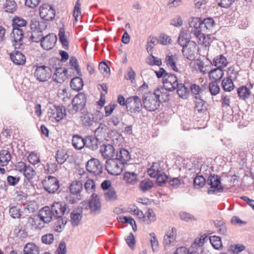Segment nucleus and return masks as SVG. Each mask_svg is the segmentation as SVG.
I'll return each instance as SVG.
<instances>
[{"label": "nucleus", "instance_id": "1", "mask_svg": "<svg viewBox=\"0 0 254 254\" xmlns=\"http://www.w3.org/2000/svg\"><path fill=\"white\" fill-rule=\"evenodd\" d=\"M54 221L55 222V230L61 232L67 221V215L69 212L68 205L61 202H55L51 206Z\"/></svg>", "mask_w": 254, "mask_h": 254}, {"label": "nucleus", "instance_id": "2", "mask_svg": "<svg viewBox=\"0 0 254 254\" xmlns=\"http://www.w3.org/2000/svg\"><path fill=\"white\" fill-rule=\"evenodd\" d=\"M246 154L244 151L239 152V159L241 161H239V165L241 167H239V169H242L244 167H247V159ZM245 175L242 179L241 186H239V189L241 188L243 190H246L249 189L250 187L253 186L254 184V174L249 170H245Z\"/></svg>", "mask_w": 254, "mask_h": 254}, {"label": "nucleus", "instance_id": "3", "mask_svg": "<svg viewBox=\"0 0 254 254\" xmlns=\"http://www.w3.org/2000/svg\"><path fill=\"white\" fill-rule=\"evenodd\" d=\"M160 93L159 89L155 90L153 93H146L142 99L143 108L149 112L157 110L160 104Z\"/></svg>", "mask_w": 254, "mask_h": 254}, {"label": "nucleus", "instance_id": "4", "mask_svg": "<svg viewBox=\"0 0 254 254\" xmlns=\"http://www.w3.org/2000/svg\"><path fill=\"white\" fill-rule=\"evenodd\" d=\"M202 20L199 17H191L189 21L191 33L193 34L198 40V43L203 44L205 39L204 34L201 29Z\"/></svg>", "mask_w": 254, "mask_h": 254}, {"label": "nucleus", "instance_id": "5", "mask_svg": "<svg viewBox=\"0 0 254 254\" xmlns=\"http://www.w3.org/2000/svg\"><path fill=\"white\" fill-rule=\"evenodd\" d=\"M86 101L85 94L82 92L78 93L72 99L71 107L69 106V112L71 114H74L79 111H84Z\"/></svg>", "mask_w": 254, "mask_h": 254}, {"label": "nucleus", "instance_id": "6", "mask_svg": "<svg viewBox=\"0 0 254 254\" xmlns=\"http://www.w3.org/2000/svg\"><path fill=\"white\" fill-rule=\"evenodd\" d=\"M206 184L210 186L207 190L209 194H216L223 191L224 187L221 185L220 176L210 174L206 180Z\"/></svg>", "mask_w": 254, "mask_h": 254}, {"label": "nucleus", "instance_id": "7", "mask_svg": "<svg viewBox=\"0 0 254 254\" xmlns=\"http://www.w3.org/2000/svg\"><path fill=\"white\" fill-rule=\"evenodd\" d=\"M34 75L36 79L40 82L48 81L52 76V68L45 65L35 66Z\"/></svg>", "mask_w": 254, "mask_h": 254}, {"label": "nucleus", "instance_id": "8", "mask_svg": "<svg viewBox=\"0 0 254 254\" xmlns=\"http://www.w3.org/2000/svg\"><path fill=\"white\" fill-rule=\"evenodd\" d=\"M60 62L58 59L53 58L50 61V63L51 65L52 63L55 64L52 67L56 70L52 76L53 80L57 83H62L65 80L66 77L63 73V68L59 65Z\"/></svg>", "mask_w": 254, "mask_h": 254}, {"label": "nucleus", "instance_id": "9", "mask_svg": "<svg viewBox=\"0 0 254 254\" xmlns=\"http://www.w3.org/2000/svg\"><path fill=\"white\" fill-rule=\"evenodd\" d=\"M44 190L49 193H55L60 188V182L55 177L49 176L43 181Z\"/></svg>", "mask_w": 254, "mask_h": 254}, {"label": "nucleus", "instance_id": "10", "mask_svg": "<svg viewBox=\"0 0 254 254\" xmlns=\"http://www.w3.org/2000/svg\"><path fill=\"white\" fill-rule=\"evenodd\" d=\"M116 159L106 160L105 169L108 173L112 175H119L123 170L124 164L119 162Z\"/></svg>", "mask_w": 254, "mask_h": 254}, {"label": "nucleus", "instance_id": "11", "mask_svg": "<svg viewBox=\"0 0 254 254\" xmlns=\"http://www.w3.org/2000/svg\"><path fill=\"white\" fill-rule=\"evenodd\" d=\"M87 170L91 173L97 175L102 173L103 166L100 161L96 158H91L86 165Z\"/></svg>", "mask_w": 254, "mask_h": 254}, {"label": "nucleus", "instance_id": "12", "mask_svg": "<svg viewBox=\"0 0 254 254\" xmlns=\"http://www.w3.org/2000/svg\"><path fill=\"white\" fill-rule=\"evenodd\" d=\"M127 104L129 111L132 113L140 112L143 106L141 99L137 96H132L127 98Z\"/></svg>", "mask_w": 254, "mask_h": 254}, {"label": "nucleus", "instance_id": "13", "mask_svg": "<svg viewBox=\"0 0 254 254\" xmlns=\"http://www.w3.org/2000/svg\"><path fill=\"white\" fill-rule=\"evenodd\" d=\"M49 117L59 122L65 116V109L63 106H53L48 112Z\"/></svg>", "mask_w": 254, "mask_h": 254}, {"label": "nucleus", "instance_id": "14", "mask_svg": "<svg viewBox=\"0 0 254 254\" xmlns=\"http://www.w3.org/2000/svg\"><path fill=\"white\" fill-rule=\"evenodd\" d=\"M39 11L41 18L45 21L52 20L55 18L56 12L52 6L45 5L40 6Z\"/></svg>", "mask_w": 254, "mask_h": 254}, {"label": "nucleus", "instance_id": "15", "mask_svg": "<svg viewBox=\"0 0 254 254\" xmlns=\"http://www.w3.org/2000/svg\"><path fill=\"white\" fill-rule=\"evenodd\" d=\"M31 33L34 34L42 33L47 27V22L44 20L38 18H33L30 21Z\"/></svg>", "mask_w": 254, "mask_h": 254}, {"label": "nucleus", "instance_id": "16", "mask_svg": "<svg viewBox=\"0 0 254 254\" xmlns=\"http://www.w3.org/2000/svg\"><path fill=\"white\" fill-rule=\"evenodd\" d=\"M163 83L165 89L169 91L175 90L179 84L177 77L172 73L165 74Z\"/></svg>", "mask_w": 254, "mask_h": 254}, {"label": "nucleus", "instance_id": "17", "mask_svg": "<svg viewBox=\"0 0 254 254\" xmlns=\"http://www.w3.org/2000/svg\"><path fill=\"white\" fill-rule=\"evenodd\" d=\"M89 207L91 212L93 214H97L100 213L101 204L99 196L96 193H92L89 201Z\"/></svg>", "mask_w": 254, "mask_h": 254}, {"label": "nucleus", "instance_id": "18", "mask_svg": "<svg viewBox=\"0 0 254 254\" xmlns=\"http://www.w3.org/2000/svg\"><path fill=\"white\" fill-rule=\"evenodd\" d=\"M57 40V38L55 34H49L43 37V40L41 41V46L46 50H51L55 46Z\"/></svg>", "mask_w": 254, "mask_h": 254}, {"label": "nucleus", "instance_id": "19", "mask_svg": "<svg viewBox=\"0 0 254 254\" xmlns=\"http://www.w3.org/2000/svg\"><path fill=\"white\" fill-rule=\"evenodd\" d=\"M100 152L102 156L109 160L115 156V149L113 145L110 144H104L100 146Z\"/></svg>", "mask_w": 254, "mask_h": 254}, {"label": "nucleus", "instance_id": "20", "mask_svg": "<svg viewBox=\"0 0 254 254\" xmlns=\"http://www.w3.org/2000/svg\"><path fill=\"white\" fill-rule=\"evenodd\" d=\"M52 215L53 213L51 208L47 206L42 208L38 214L40 220L42 221L45 223H48L52 220H54V217Z\"/></svg>", "mask_w": 254, "mask_h": 254}, {"label": "nucleus", "instance_id": "21", "mask_svg": "<svg viewBox=\"0 0 254 254\" xmlns=\"http://www.w3.org/2000/svg\"><path fill=\"white\" fill-rule=\"evenodd\" d=\"M176 239V230L172 228L169 230L164 236L163 244L166 249L170 247L171 244L175 242Z\"/></svg>", "mask_w": 254, "mask_h": 254}, {"label": "nucleus", "instance_id": "22", "mask_svg": "<svg viewBox=\"0 0 254 254\" xmlns=\"http://www.w3.org/2000/svg\"><path fill=\"white\" fill-rule=\"evenodd\" d=\"M115 159L123 164H127L130 159L129 152L127 150L120 148L117 150Z\"/></svg>", "mask_w": 254, "mask_h": 254}, {"label": "nucleus", "instance_id": "23", "mask_svg": "<svg viewBox=\"0 0 254 254\" xmlns=\"http://www.w3.org/2000/svg\"><path fill=\"white\" fill-rule=\"evenodd\" d=\"M178 61V58L176 55L169 54L166 56L165 63L167 66L172 70L176 72H179L177 64Z\"/></svg>", "mask_w": 254, "mask_h": 254}, {"label": "nucleus", "instance_id": "24", "mask_svg": "<svg viewBox=\"0 0 254 254\" xmlns=\"http://www.w3.org/2000/svg\"><path fill=\"white\" fill-rule=\"evenodd\" d=\"M99 139L93 135H88L85 137V147L90 150H96L99 147Z\"/></svg>", "mask_w": 254, "mask_h": 254}, {"label": "nucleus", "instance_id": "25", "mask_svg": "<svg viewBox=\"0 0 254 254\" xmlns=\"http://www.w3.org/2000/svg\"><path fill=\"white\" fill-rule=\"evenodd\" d=\"M11 61L16 65H23L26 62L25 56L19 51L14 50L10 55Z\"/></svg>", "mask_w": 254, "mask_h": 254}, {"label": "nucleus", "instance_id": "26", "mask_svg": "<svg viewBox=\"0 0 254 254\" xmlns=\"http://www.w3.org/2000/svg\"><path fill=\"white\" fill-rule=\"evenodd\" d=\"M194 102L195 104L194 108L195 112H197L198 113H203L206 111L208 104L202 98V97L194 99Z\"/></svg>", "mask_w": 254, "mask_h": 254}, {"label": "nucleus", "instance_id": "27", "mask_svg": "<svg viewBox=\"0 0 254 254\" xmlns=\"http://www.w3.org/2000/svg\"><path fill=\"white\" fill-rule=\"evenodd\" d=\"M254 84L248 83L245 86L239 87V98L246 100L248 99L251 94L250 89L253 88Z\"/></svg>", "mask_w": 254, "mask_h": 254}, {"label": "nucleus", "instance_id": "28", "mask_svg": "<svg viewBox=\"0 0 254 254\" xmlns=\"http://www.w3.org/2000/svg\"><path fill=\"white\" fill-rule=\"evenodd\" d=\"M211 64L216 68L223 69L227 66L228 62L227 59L223 55H220L215 57Z\"/></svg>", "mask_w": 254, "mask_h": 254}, {"label": "nucleus", "instance_id": "29", "mask_svg": "<svg viewBox=\"0 0 254 254\" xmlns=\"http://www.w3.org/2000/svg\"><path fill=\"white\" fill-rule=\"evenodd\" d=\"M208 74L210 79L213 80L212 81L220 82L224 75V72L222 69L215 68L209 71Z\"/></svg>", "mask_w": 254, "mask_h": 254}, {"label": "nucleus", "instance_id": "30", "mask_svg": "<svg viewBox=\"0 0 254 254\" xmlns=\"http://www.w3.org/2000/svg\"><path fill=\"white\" fill-rule=\"evenodd\" d=\"M72 144L75 149L81 150L85 147V138L78 134H74L72 136Z\"/></svg>", "mask_w": 254, "mask_h": 254}, {"label": "nucleus", "instance_id": "31", "mask_svg": "<svg viewBox=\"0 0 254 254\" xmlns=\"http://www.w3.org/2000/svg\"><path fill=\"white\" fill-rule=\"evenodd\" d=\"M124 180L128 184L134 185L138 181V175L135 172H126L124 175Z\"/></svg>", "mask_w": 254, "mask_h": 254}, {"label": "nucleus", "instance_id": "32", "mask_svg": "<svg viewBox=\"0 0 254 254\" xmlns=\"http://www.w3.org/2000/svg\"><path fill=\"white\" fill-rule=\"evenodd\" d=\"M177 92L180 97L187 99L190 94V88L183 83H179L176 86Z\"/></svg>", "mask_w": 254, "mask_h": 254}, {"label": "nucleus", "instance_id": "33", "mask_svg": "<svg viewBox=\"0 0 254 254\" xmlns=\"http://www.w3.org/2000/svg\"><path fill=\"white\" fill-rule=\"evenodd\" d=\"M83 189V185L80 181H73L69 186V190L71 194L78 195Z\"/></svg>", "mask_w": 254, "mask_h": 254}, {"label": "nucleus", "instance_id": "34", "mask_svg": "<svg viewBox=\"0 0 254 254\" xmlns=\"http://www.w3.org/2000/svg\"><path fill=\"white\" fill-rule=\"evenodd\" d=\"M82 217V213L81 212H78L77 210H73L70 213L71 225L74 227L78 226L80 223Z\"/></svg>", "mask_w": 254, "mask_h": 254}, {"label": "nucleus", "instance_id": "35", "mask_svg": "<svg viewBox=\"0 0 254 254\" xmlns=\"http://www.w3.org/2000/svg\"><path fill=\"white\" fill-rule=\"evenodd\" d=\"M214 25L215 21L212 18L208 17L202 20L201 29L203 32L212 29Z\"/></svg>", "mask_w": 254, "mask_h": 254}, {"label": "nucleus", "instance_id": "36", "mask_svg": "<svg viewBox=\"0 0 254 254\" xmlns=\"http://www.w3.org/2000/svg\"><path fill=\"white\" fill-rule=\"evenodd\" d=\"M70 85L73 90L79 91L83 86V80L78 76L73 77L70 81Z\"/></svg>", "mask_w": 254, "mask_h": 254}, {"label": "nucleus", "instance_id": "37", "mask_svg": "<svg viewBox=\"0 0 254 254\" xmlns=\"http://www.w3.org/2000/svg\"><path fill=\"white\" fill-rule=\"evenodd\" d=\"M23 252L24 254H39V248L35 244L29 243L25 246Z\"/></svg>", "mask_w": 254, "mask_h": 254}, {"label": "nucleus", "instance_id": "38", "mask_svg": "<svg viewBox=\"0 0 254 254\" xmlns=\"http://www.w3.org/2000/svg\"><path fill=\"white\" fill-rule=\"evenodd\" d=\"M190 90L191 94L194 99L200 98L202 97L204 90L200 86L196 84H192L190 85Z\"/></svg>", "mask_w": 254, "mask_h": 254}, {"label": "nucleus", "instance_id": "39", "mask_svg": "<svg viewBox=\"0 0 254 254\" xmlns=\"http://www.w3.org/2000/svg\"><path fill=\"white\" fill-rule=\"evenodd\" d=\"M161 170L160 165L158 162H154L150 168L147 170V173L151 178H155Z\"/></svg>", "mask_w": 254, "mask_h": 254}, {"label": "nucleus", "instance_id": "40", "mask_svg": "<svg viewBox=\"0 0 254 254\" xmlns=\"http://www.w3.org/2000/svg\"><path fill=\"white\" fill-rule=\"evenodd\" d=\"M11 154L7 150L0 151V163L2 166H6L11 160Z\"/></svg>", "mask_w": 254, "mask_h": 254}, {"label": "nucleus", "instance_id": "41", "mask_svg": "<svg viewBox=\"0 0 254 254\" xmlns=\"http://www.w3.org/2000/svg\"><path fill=\"white\" fill-rule=\"evenodd\" d=\"M59 40L61 43L63 48L65 50L69 49V42L67 40L64 28H61L59 32Z\"/></svg>", "mask_w": 254, "mask_h": 254}, {"label": "nucleus", "instance_id": "42", "mask_svg": "<svg viewBox=\"0 0 254 254\" xmlns=\"http://www.w3.org/2000/svg\"><path fill=\"white\" fill-rule=\"evenodd\" d=\"M221 85L225 91L230 92L234 88V84L230 77L224 78L222 81Z\"/></svg>", "mask_w": 254, "mask_h": 254}, {"label": "nucleus", "instance_id": "43", "mask_svg": "<svg viewBox=\"0 0 254 254\" xmlns=\"http://www.w3.org/2000/svg\"><path fill=\"white\" fill-rule=\"evenodd\" d=\"M156 220V215L154 211L151 208H148L143 217V222L146 224H149Z\"/></svg>", "mask_w": 254, "mask_h": 254}, {"label": "nucleus", "instance_id": "44", "mask_svg": "<svg viewBox=\"0 0 254 254\" xmlns=\"http://www.w3.org/2000/svg\"><path fill=\"white\" fill-rule=\"evenodd\" d=\"M190 42L189 35L185 31L180 32L178 39V44L184 48L187 46L188 43Z\"/></svg>", "mask_w": 254, "mask_h": 254}, {"label": "nucleus", "instance_id": "45", "mask_svg": "<svg viewBox=\"0 0 254 254\" xmlns=\"http://www.w3.org/2000/svg\"><path fill=\"white\" fill-rule=\"evenodd\" d=\"M209 239L212 247L216 250H221L222 248V244L221 238L216 236H210Z\"/></svg>", "mask_w": 254, "mask_h": 254}, {"label": "nucleus", "instance_id": "46", "mask_svg": "<svg viewBox=\"0 0 254 254\" xmlns=\"http://www.w3.org/2000/svg\"><path fill=\"white\" fill-rule=\"evenodd\" d=\"M12 34L14 42L22 41L24 37L23 29L13 27Z\"/></svg>", "mask_w": 254, "mask_h": 254}, {"label": "nucleus", "instance_id": "47", "mask_svg": "<svg viewBox=\"0 0 254 254\" xmlns=\"http://www.w3.org/2000/svg\"><path fill=\"white\" fill-rule=\"evenodd\" d=\"M153 183L152 181L149 179H145L139 184V189L142 191H146L153 187Z\"/></svg>", "mask_w": 254, "mask_h": 254}, {"label": "nucleus", "instance_id": "48", "mask_svg": "<svg viewBox=\"0 0 254 254\" xmlns=\"http://www.w3.org/2000/svg\"><path fill=\"white\" fill-rule=\"evenodd\" d=\"M219 82L211 81L208 84V90L212 96L217 95L220 91L219 86L218 85Z\"/></svg>", "mask_w": 254, "mask_h": 254}, {"label": "nucleus", "instance_id": "49", "mask_svg": "<svg viewBox=\"0 0 254 254\" xmlns=\"http://www.w3.org/2000/svg\"><path fill=\"white\" fill-rule=\"evenodd\" d=\"M81 121L83 126L85 127H89L91 126L94 122V118L92 115L89 114H83L81 117Z\"/></svg>", "mask_w": 254, "mask_h": 254}, {"label": "nucleus", "instance_id": "50", "mask_svg": "<svg viewBox=\"0 0 254 254\" xmlns=\"http://www.w3.org/2000/svg\"><path fill=\"white\" fill-rule=\"evenodd\" d=\"M182 52L184 57L189 60H192L195 58L194 51L190 48L184 47Z\"/></svg>", "mask_w": 254, "mask_h": 254}, {"label": "nucleus", "instance_id": "51", "mask_svg": "<svg viewBox=\"0 0 254 254\" xmlns=\"http://www.w3.org/2000/svg\"><path fill=\"white\" fill-rule=\"evenodd\" d=\"M68 155L64 150H58L56 153V159L60 164H63L67 159Z\"/></svg>", "mask_w": 254, "mask_h": 254}, {"label": "nucleus", "instance_id": "52", "mask_svg": "<svg viewBox=\"0 0 254 254\" xmlns=\"http://www.w3.org/2000/svg\"><path fill=\"white\" fill-rule=\"evenodd\" d=\"M26 24V21L22 18L16 17L13 19L12 27H13L23 28V27H25Z\"/></svg>", "mask_w": 254, "mask_h": 254}, {"label": "nucleus", "instance_id": "53", "mask_svg": "<svg viewBox=\"0 0 254 254\" xmlns=\"http://www.w3.org/2000/svg\"><path fill=\"white\" fill-rule=\"evenodd\" d=\"M205 183L206 180L202 175L196 176L193 180L194 186L197 189L202 188Z\"/></svg>", "mask_w": 254, "mask_h": 254}, {"label": "nucleus", "instance_id": "54", "mask_svg": "<svg viewBox=\"0 0 254 254\" xmlns=\"http://www.w3.org/2000/svg\"><path fill=\"white\" fill-rule=\"evenodd\" d=\"M69 64L72 67V68H74V69L75 70V71L77 72V74L79 76H81L82 74L81 72L79 67L77 60L75 57L72 56L70 57L69 60Z\"/></svg>", "mask_w": 254, "mask_h": 254}, {"label": "nucleus", "instance_id": "55", "mask_svg": "<svg viewBox=\"0 0 254 254\" xmlns=\"http://www.w3.org/2000/svg\"><path fill=\"white\" fill-rule=\"evenodd\" d=\"M9 212L13 218H19L21 216L20 209L18 206L10 207Z\"/></svg>", "mask_w": 254, "mask_h": 254}, {"label": "nucleus", "instance_id": "56", "mask_svg": "<svg viewBox=\"0 0 254 254\" xmlns=\"http://www.w3.org/2000/svg\"><path fill=\"white\" fill-rule=\"evenodd\" d=\"M107 129L108 127L105 124H100L94 131L95 136H102L105 134Z\"/></svg>", "mask_w": 254, "mask_h": 254}, {"label": "nucleus", "instance_id": "57", "mask_svg": "<svg viewBox=\"0 0 254 254\" xmlns=\"http://www.w3.org/2000/svg\"><path fill=\"white\" fill-rule=\"evenodd\" d=\"M156 177V183L158 186H162L168 181L169 179V177L164 173L158 174Z\"/></svg>", "mask_w": 254, "mask_h": 254}, {"label": "nucleus", "instance_id": "58", "mask_svg": "<svg viewBox=\"0 0 254 254\" xmlns=\"http://www.w3.org/2000/svg\"><path fill=\"white\" fill-rule=\"evenodd\" d=\"M23 174L24 177L28 180H30L35 176V172L33 168L30 166H28L23 172Z\"/></svg>", "mask_w": 254, "mask_h": 254}, {"label": "nucleus", "instance_id": "59", "mask_svg": "<svg viewBox=\"0 0 254 254\" xmlns=\"http://www.w3.org/2000/svg\"><path fill=\"white\" fill-rule=\"evenodd\" d=\"M27 36H29L30 40L33 42L35 43H38L40 42L41 43V41L43 40V35L42 33H36L34 34V33L28 32Z\"/></svg>", "mask_w": 254, "mask_h": 254}, {"label": "nucleus", "instance_id": "60", "mask_svg": "<svg viewBox=\"0 0 254 254\" xmlns=\"http://www.w3.org/2000/svg\"><path fill=\"white\" fill-rule=\"evenodd\" d=\"M28 160L31 164L35 165L40 162V156L38 154L32 152L29 155Z\"/></svg>", "mask_w": 254, "mask_h": 254}, {"label": "nucleus", "instance_id": "61", "mask_svg": "<svg viewBox=\"0 0 254 254\" xmlns=\"http://www.w3.org/2000/svg\"><path fill=\"white\" fill-rule=\"evenodd\" d=\"M95 183L92 179L87 180L84 185V188L88 193L94 191L95 189Z\"/></svg>", "mask_w": 254, "mask_h": 254}, {"label": "nucleus", "instance_id": "62", "mask_svg": "<svg viewBox=\"0 0 254 254\" xmlns=\"http://www.w3.org/2000/svg\"><path fill=\"white\" fill-rule=\"evenodd\" d=\"M16 4L14 1H6L5 5V11L13 13L16 10Z\"/></svg>", "mask_w": 254, "mask_h": 254}, {"label": "nucleus", "instance_id": "63", "mask_svg": "<svg viewBox=\"0 0 254 254\" xmlns=\"http://www.w3.org/2000/svg\"><path fill=\"white\" fill-rule=\"evenodd\" d=\"M54 240L53 234L51 233L46 234L43 235L41 238L42 242L46 245H51Z\"/></svg>", "mask_w": 254, "mask_h": 254}, {"label": "nucleus", "instance_id": "64", "mask_svg": "<svg viewBox=\"0 0 254 254\" xmlns=\"http://www.w3.org/2000/svg\"><path fill=\"white\" fill-rule=\"evenodd\" d=\"M173 254H198V253L196 251L190 252L186 247H181L177 248Z\"/></svg>", "mask_w": 254, "mask_h": 254}]
</instances>
